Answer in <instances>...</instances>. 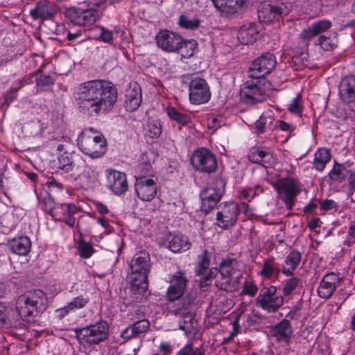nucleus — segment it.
<instances>
[{"mask_svg": "<svg viewBox=\"0 0 355 355\" xmlns=\"http://www.w3.org/2000/svg\"><path fill=\"white\" fill-rule=\"evenodd\" d=\"M117 96V89L111 82L92 80L78 85L74 101L80 112L89 116H101L113 109Z\"/></svg>", "mask_w": 355, "mask_h": 355, "instance_id": "f257e3e1", "label": "nucleus"}, {"mask_svg": "<svg viewBox=\"0 0 355 355\" xmlns=\"http://www.w3.org/2000/svg\"><path fill=\"white\" fill-rule=\"evenodd\" d=\"M48 299L41 290L28 291L18 297L16 310L8 309L0 304V323L16 325L19 318L37 317L47 308Z\"/></svg>", "mask_w": 355, "mask_h": 355, "instance_id": "f03ea898", "label": "nucleus"}, {"mask_svg": "<svg viewBox=\"0 0 355 355\" xmlns=\"http://www.w3.org/2000/svg\"><path fill=\"white\" fill-rule=\"evenodd\" d=\"M238 261L234 258L223 259L219 265V268H211L199 281L201 288L209 286L213 278L215 279V286L220 290L232 292L237 289V281H233L232 276L238 270Z\"/></svg>", "mask_w": 355, "mask_h": 355, "instance_id": "7ed1b4c3", "label": "nucleus"}, {"mask_svg": "<svg viewBox=\"0 0 355 355\" xmlns=\"http://www.w3.org/2000/svg\"><path fill=\"white\" fill-rule=\"evenodd\" d=\"M79 150L92 159L103 157L107 151V141L103 135L93 128H85L77 139Z\"/></svg>", "mask_w": 355, "mask_h": 355, "instance_id": "20e7f679", "label": "nucleus"}, {"mask_svg": "<svg viewBox=\"0 0 355 355\" xmlns=\"http://www.w3.org/2000/svg\"><path fill=\"white\" fill-rule=\"evenodd\" d=\"M270 86L266 78H250L241 87V101L248 105L263 103L269 96Z\"/></svg>", "mask_w": 355, "mask_h": 355, "instance_id": "39448f33", "label": "nucleus"}, {"mask_svg": "<svg viewBox=\"0 0 355 355\" xmlns=\"http://www.w3.org/2000/svg\"><path fill=\"white\" fill-rule=\"evenodd\" d=\"M76 337L79 343L89 346L98 345L109 336V324L103 320L82 328L74 329Z\"/></svg>", "mask_w": 355, "mask_h": 355, "instance_id": "423d86ee", "label": "nucleus"}, {"mask_svg": "<svg viewBox=\"0 0 355 355\" xmlns=\"http://www.w3.org/2000/svg\"><path fill=\"white\" fill-rule=\"evenodd\" d=\"M272 185L279 193L286 208L292 209L295 198L301 191L300 182L295 178L288 177L278 179L275 182L272 183Z\"/></svg>", "mask_w": 355, "mask_h": 355, "instance_id": "0eeeda50", "label": "nucleus"}, {"mask_svg": "<svg viewBox=\"0 0 355 355\" xmlns=\"http://www.w3.org/2000/svg\"><path fill=\"white\" fill-rule=\"evenodd\" d=\"M284 304V297L277 294L275 286L263 287L256 299V306L268 313L277 311Z\"/></svg>", "mask_w": 355, "mask_h": 355, "instance_id": "6e6552de", "label": "nucleus"}, {"mask_svg": "<svg viewBox=\"0 0 355 355\" xmlns=\"http://www.w3.org/2000/svg\"><path fill=\"white\" fill-rule=\"evenodd\" d=\"M190 161L193 168L201 173H211L217 168L215 155L205 148L196 150L192 154Z\"/></svg>", "mask_w": 355, "mask_h": 355, "instance_id": "1a4fd4ad", "label": "nucleus"}, {"mask_svg": "<svg viewBox=\"0 0 355 355\" xmlns=\"http://www.w3.org/2000/svg\"><path fill=\"white\" fill-rule=\"evenodd\" d=\"M65 17L73 24L78 26H89L99 18L96 9H81L76 7L67 8L64 10Z\"/></svg>", "mask_w": 355, "mask_h": 355, "instance_id": "9d476101", "label": "nucleus"}, {"mask_svg": "<svg viewBox=\"0 0 355 355\" xmlns=\"http://www.w3.org/2000/svg\"><path fill=\"white\" fill-rule=\"evenodd\" d=\"M276 63V58L272 53L262 54L252 62L248 77L265 78L275 67Z\"/></svg>", "mask_w": 355, "mask_h": 355, "instance_id": "9b49d317", "label": "nucleus"}, {"mask_svg": "<svg viewBox=\"0 0 355 355\" xmlns=\"http://www.w3.org/2000/svg\"><path fill=\"white\" fill-rule=\"evenodd\" d=\"M191 304L190 298L183 297L178 302L175 309L173 311L174 314L179 318V328L185 331L187 334L193 331L195 319L194 313L189 309Z\"/></svg>", "mask_w": 355, "mask_h": 355, "instance_id": "f8f14e48", "label": "nucleus"}, {"mask_svg": "<svg viewBox=\"0 0 355 355\" xmlns=\"http://www.w3.org/2000/svg\"><path fill=\"white\" fill-rule=\"evenodd\" d=\"M216 223L223 229L232 227L238 219L239 206L235 202H225L218 207Z\"/></svg>", "mask_w": 355, "mask_h": 355, "instance_id": "ddd939ff", "label": "nucleus"}, {"mask_svg": "<svg viewBox=\"0 0 355 355\" xmlns=\"http://www.w3.org/2000/svg\"><path fill=\"white\" fill-rule=\"evenodd\" d=\"M189 101L192 104L200 105L208 102L211 92L207 81L201 78H194L189 83Z\"/></svg>", "mask_w": 355, "mask_h": 355, "instance_id": "4468645a", "label": "nucleus"}, {"mask_svg": "<svg viewBox=\"0 0 355 355\" xmlns=\"http://www.w3.org/2000/svg\"><path fill=\"white\" fill-rule=\"evenodd\" d=\"M160 243L175 253L187 251L191 246L188 236L180 233L166 232L163 234L160 239Z\"/></svg>", "mask_w": 355, "mask_h": 355, "instance_id": "2eb2a0df", "label": "nucleus"}, {"mask_svg": "<svg viewBox=\"0 0 355 355\" xmlns=\"http://www.w3.org/2000/svg\"><path fill=\"white\" fill-rule=\"evenodd\" d=\"M188 279L183 270H178L173 274L169 281V286L166 291V297L169 301L180 299L187 286Z\"/></svg>", "mask_w": 355, "mask_h": 355, "instance_id": "dca6fc26", "label": "nucleus"}, {"mask_svg": "<svg viewBox=\"0 0 355 355\" xmlns=\"http://www.w3.org/2000/svg\"><path fill=\"white\" fill-rule=\"evenodd\" d=\"M217 185V187L211 186L205 188L200 193L202 209L205 211H209L214 208L224 193V182L222 180H218Z\"/></svg>", "mask_w": 355, "mask_h": 355, "instance_id": "f3484780", "label": "nucleus"}, {"mask_svg": "<svg viewBox=\"0 0 355 355\" xmlns=\"http://www.w3.org/2000/svg\"><path fill=\"white\" fill-rule=\"evenodd\" d=\"M105 176L107 187L114 194L121 196L126 192L128 184L125 173L107 168L105 170Z\"/></svg>", "mask_w": 355, "mask_h": 355, "instance_id": "a211bd4d", "label": "nucleus"}, {"mask_svg": "<svg viewBox=\"0 0 355 355\" xmlns=\"http://www.w3.org/2000/svg\"><path fill=\"white\" fill-rule=\"evenodd\" d=\"M135 189L137 197L143 201L152 200L157 194L156 182L146 176H135Z\"/></svg>", "mask_w": 355, "mask_h": 355, "instance_id": "6ab92c4d", "label": "nucleus"}, {"mask_svg": "<svg viewBox=\"0 0 355 355\" xmlns=\"http://www.w3.org/2000/svg\"><path fill=\"white\" fill-rule=\"evenodd\" d=\"M216 9L225 17L240 15L246 4L247 0H211Z\"/></svg>", "mask_w": 355, "mask_h": 355, "instance_id": "aec40b11", "label": "nucleus"}, {"mask_svg": "<svg viewBox=\"0 0 355 355\" xmlns=\"http://www.w3.org/2000/svg\"><path fill=\"white\" fill-rule=\"evenodd\" d=\"M157 46L167 52H175L182 42V37L168 30H161L156 35Z\"/></svg>", "mask_w": 355, "mask_h": 355, "instance_id": "412c9836", "label": "nucleus"}, {"mask_svg": "<svg viewBox=\"0 0 355 355\" xmlns=\"http://www.w3.org/2000/svg\"><path fill=\"white\" fill-rule=\"evenodd\" d=\"M340 277L334 272L326 274L320 281L317 292L320 297L329 299L339 286Z\"/></svg>", "mask_w": 355, "mask_h": 355, "instance_id": "4be33fe9", "label": "nucleus"}, {"mask_svg": "<svg viewBox=\"0 0 355 355\" xmlns=\"http://www.w3.org/2000/svg\"><path fill=\"white\" fill-rule=\"evenodd\" d=\"M130 272L148 275L150 268V254L146 250L137 252L130 263Z\"/></svg>", "mask_w": 355, "mask_h": 355, "instance_id": "5701e85b", "label": "nucleus"}, {"mask_svg": "<svg viewBox=\"0 0 355 355\" xmlns=\"http://www.w3.org/2000/svg\"><path fill=\"white\" fill-rule=\"evenodd\" d=\"M57 13V6L46 0L37 3L35 8L30 10V15L35 20H49L52 19Z\"/></svg>", "mask_w": 355, "mask_h": 355, "instance_id": "b1692460", "label": "nucleus"}, {"mask_svg": "<svg viewBox=\"0 0 355 355\" xmlns=\"http://www.w3.org/2000/svg\"><path fill=\"white\" fill-rule=\"evenodd\" d=\"M338 94L341 101L346 104L355 101V76L349 75L340 82Z\"/></svg>", "mask_w": 355, "mask_h": 355, "instance_id": "393cba45", "label": "nucleus"}, {"mask_svg": "<svg viewBox=\"0 0 355 355\" xmlns=\"http://www.w3.org/2000/svg\"><path fill=\"white\" fill-rule=\"evenodd\" d=\"M150 327V322L146 319L135 321L121 332V337L125 340H130L146 333Z\"/></svg>", "mask_w": 355, "mask_h": 355, "instance_id": "a878e982", "label": "nucleus"}, {"mask_svg": "<svg viewBox=\"0 0 355 355\" xmlns=\"http://www.w3.org/2000/svg\"><path fill=\"white\" fill-rule=\"evenodd\" d=\"M124 106L127 111L132 112L136 110L142 101L141 89L140 87L135 83L125 91Z\"/></svg>", "mask_w": 355, "mask_h": 355, "instance_id": "bb28decb", "label": "nucleus"}, {"mask_svg": "<svg viewBox=\"0 0 355 355\" xmlns=\"http://www.w3.org/2000/svg\"><path fill=\"white\" fill-rule=\"evenodd\" d=\"M272 334L276 340L288 344L293 335V329L289 320H282L272 329Z\"/></svg>", "mask_w": 355, "mask_h": 355, "instance_id": "cd10ccee", "label": "nucleus"}, {"mask_svg": "<svg viewBox=\"0 0 355 355\" xmlns=\"http://www.w3.org/2000/svg\"><path fill=\"white\" fill-rule=\"evenodd\" d=\"M259 36V31L254 23L243 24L239 30L237 37L241 43L250 44L254 42Z\"/></svg>", "mask_w": 355, "mask_h": 355, "instance_id": "c85d7f7f", "label": "nucleus"}, {"mask_svg": "<svg viewBox=\"0 0 355 355\" xmlns=\"http://www.w3.org/2000/svg\"><path fill=\"white\" fill-rule=\"evenodd\" d=\"M331 27V22L327 19L318 20L312 23L306 28L302 31L300 37L303 40L311 39Z\"/></svg>", "mask_w": 355, "mask_h": 355, "instance_id": "c756f323", "label": "nucleus"}, {"mask_svg": "<svg viewBox=\"0 0 355 355\" xmlns=\"http://www.w3.org/2000/svg\"><path fill=\"white\" fill-rule=\"evenodd\" d=\"M302 257L300 252L293 249L285 257L282 264V273L287 277L293 275L294 271L300 266Z\"/></svg>", "mask_w": 355, "mask_h": 355, "instance_id": "7c9ffc66", "label": "nucleus"}, {"mask_svg": "<svg viewBox=\"0 0 355 355\" xmlns=\"http://www.w3.org/2000/svg\"><path fill=\"white\" fill-rule=\"evenodd\" d=\"M248 159L253 163L261 164L265 167L273 163L272 155L263 148L252 147L248 154Z\"/></svg>", "mask_w": 355, "mask_h": 355, "instance_id": "2f4dec72", "label": "nucleus"}, {"mask_svg": "<svg viewBox=\"0 0 355 355\" xmlns=\"http://www.w3.org/2000/svg\"><path fill=\"white\" fill-rule=\"evenodd\" d=\"M8 247L12 253L19 256H25L31 250V242L28 236H19L9 241Z\"/></svg>", "mask_w": 355, "mask_h": 355, "instance_id": "473e14b6", "label": "nucleus"}, {"mask_svg": "<svg viewBox=\"0 0 355 355\" xmlns=\"http://www.w3.org/2000/svg\"><path fill=\"white\" fill-rule=\"evenodd\" d=\"M148 275L130 272V290L134 295H143L148 288Z\"/></svg>", "mask_w": 355, "mask_h": 355, "instance_id": "72a5a7b5", "label": "nucleus"}, {"mask_svg": "<svg viewBox=\"0 0 355 355\" xmlns=\"http://www.w3.org/2000/svg\"><path fill=\"white\" fill-rule=\"evenodd\" d=\"M282 8L279 6L266 3L259 10L258 17L261 21L269 23L279 20L282 17Z\"/></svg>", "mask_w": 355, "mask_h": 355, "instance_id": "f704fd0d", "label": "nucleus"}, {"mask_svg": "<svg viewBox=\"0 0 355 355\" xmlns=\"http://www.w3.org/2000/svg\"><path fill=\"white\" fill-rule=\"evenodd\" d=\"M61 209H64L67 214H61L60 210L57 209L55 214H53V217L57 220L64 221L66 225L73 227L76 221L73 215L78 212V207L73 204H63Z\"/></svg>", "mask_w": 355, "mask_h": 355, "instance_id": "c9c22d12", "label": "nucleus"}, {"mask_svg": "<svg viewBox=\"0 0 355 355\" xmlns=\"http://www.w3.org/2000/svg\"><path fill=\"white\" fill-rule=\"evenodd\" d=\"M82 171L78 174L80 180L87 187L95 186L98 183L99 173L96 168L83 163Z\"/></svg>", "mask_w": 355, "mask_h": 355, "instance_id": "e433bc0d", "label": "nucleus"}, {"mask_svg": "<svg viewBox=\"0 0 355 355\" xmlns=\"http://www.w3.org/2000/svg\"><path fill=\"white\" fill-rule=\"evenodd\" d=\"M330 150L326 148H320L314 155L313 167L318 171H322L327 164L331 160Z\"/></svg>", "mask_w": 355, "mask_h": 355, "instance_id": "4c0bfd02", "label": "nucleus"}, {"mask_svg": "<svg viewBox=\"0 0 355 355\" xmlns=\"http://www.w3.org/2000/svg\"><path fill=\"white\" fill-rule=\"evenodd\" d=\"M144 135L150 139L159 137L162 132V125L158 119H148L144 128Z\"/></svg>", "mask_w": 355, "mask_h": 355, "instance_id": "58836bf2", "label": "nucleus"}, {"mask_svg": "<svg viewBox=\"0 0 355 355\" xmlns=\"http://www.w3.org/2000/svg\"><path fill=\"white\" fill-rule=\"evenodd\" d=\"M153 152H146L141 155V162L138 164L137 170L138 174L135 176H145L152 171L151 157L153 156Z\"/></svg>", "mask_w": 355, "mask_h": 355, "instance_id": "ea45409f", "label": "nucleus"}, {"mask_svg": "<svg viewBox=\"0 0 355 355\" xmlns=\"http://www.w3.org/2000/svg\"><path fill=\"white\" fill-rule=\"evenodd\" d=\"M349 173H351V170H346L345 164H340L335 162L334 166L328 175L331 180L341 182L347 177L348 178Z\"/></svg>", "mask_w": 355, "mask_h": 355, "instance_id": "a19ab883", "label": "nucleus"}, {"mask_svg": "<svg viewBox=\"0 0 355 355\" xmlns=\"http://www.w3.org/2000/svg\"><path fill=\"white\" fill-rule=\"evenodd\" d=\"M166 111L171 120L176 121L181 125H187L191 123V117L188 114L178 111L173 107H168Z\"/></svg>", "mask_w": 355, "mask_h": 355, "instance_id": "79ce46f5", "label": "nucleus"}, {"mask_svg": "<svg viewBox=\"0 0 355 355\" xmlns=\"http://www.w3.org/2000/svg\"><path fill=\"white\" fill-rule=\"evenodd\" d=\"M262 188L256 184L254 187H243L239 189V196L241 199L250 201L252 199L263 193Z\"/></svg>", "mask_w": 355, "mask_h": 355, "instance_id": "37998d69", "label": "nucleus"}, {"mask_svg": "<svg viewBox=\"0 0 355 355\" xmlns=\"http://www.w3.org/2000/svg\"><path fill=\"white\" fill-rule=\"evenodd\" d=\"M175 52L180 54L182 58H188L191 57L195 51L196 43L193 41H186L182 37V42Z\"/></svg>", "mask_w": 355, "mask_h": 355, "instance_id": "c03bdc74", "label": "nucleus"}, {"mask_svg": "<svg viewBox=\"0 0 355 355\" xmlns=\"http://www.w3.org/2000/svg\"><path fill=\"white\" fill-rule=\"evenodd\" d=\"M209 264L210 257L209 256L207 250H205L201 254L198 255V262L196 269V275L198 276L203 275L204 277Z\"/></svg>", "mask_w": 355, "mask_h": 355, "instance_id": "a18cd8bd", "label": "nucleus"}, {"mask_svg": "<svg viewBox=\"0 0 355 355\" xmlns=\"http://www.w3.org/2000/svg\"><path fill=\"white\" fill-rule=\"evenodd\" d=\"M77 250L80 257L83 259L89 258L94 252V249L90 243L80 239L77 245Z\"/></svg>", "mask_w": 355, "mask_h": 355, "instance_id": "49530a36", "label": "nucleus"}, {"mask_svg": "<svg viewBox=\"0 0 355 355\" xmlns=\"http://www.w3.org/2000/svg\"><path fill=\"white\" fill-rule=\"evenodd\" d=\"M201 21L198 18L189 19L185 15H180L178 19V24L184 28L197 29L200 25Z\"/></svg>", "mask_w": 355, "mask_h": 355, "instance_id": "de8ad7c7", "label": "nucleus"}, {"mask_svg": "<svg viewBox=\"0 0 355 355\" xmlns=\"http://www.w3.org/2000/svg\"><path fill=\"white\" fill-rule=\"evenodd\" d=\"M72 158L70 153L64 152L60 154L58 157L57 168L62 169L65 172H69L71 169Z\"/></svg>", "mask_w": 355, "mask_h": 355, "instance_id": "09e8293b", "label": "nucleus"}, {"mask_svg": "<svg viewBox=\"0 0 355 355\" xmlns=\"http://www.w3.org/2000/svg\"><path fill=\"white\" fill-rule=\"evenodd\" d=\"M89 298L85 295H79L73 298L68 304L67 308L71 311L84 308L89 302Z\"/></svg>", "mask_w": 355, "mask_h": 355, "instance_id": "8fccbe9b", "label": "nucleus"}, {"mask_svg": "<svg viewBox=\"0 0 355 355\" xmlns=\"http://www.w3.org/2000/svg\"><path fill=\"white\" fill-rule=\"evenodd\" d=\"M300 282V279L297 277H293L285 280L282 289L283 295L284 297L290 295L297 287Z\"/></svg>", "mask_w": 355, "mask_h": 355, "instance_id": "3c124183", "label": "nucleus"}, {"mask_svg": "<svg viewBox=\"0 0 355 355\" xmlns=\"http://www.w3.org/2000/svg\"><path fill=\"white\" fill-rule=\"evenodd\" d=\"M55 79L49 74H40L36 78V84L40 89L45 90L46 87L54 84Z\"/></svg>", "mask_w": 355, "mask_h": 355, "instance_id": "603ef678", "label": "nucleus"}, {"mask_svg": "<svg viewBox=\"0 0 355 355\" xmlns=\"http://www.w3.org/2000/svg\"><path fill=\"white\" fill-rule=\"evenodd\" d=\"M301 96L297 95L295 98L293 99L291 103L288 105V110L293 114H295L297 116H301L302 112V105L301 103Z\"/></svg>", "mask_w": 355, "mask_h": 355, "instance_id": "864d4df0", "label": "nucleus"}, {"mask_svg": "<svg viewBox=\"0 0 355 355\" xmlns=\"http://www.w3.org/2000/svg\"><path fill=\"white\" fill-rule=\"evenodd\" d=\"M317 44L320 45L321 48L324 51H331L336 46L334 40L329 37L324 35H320L317 40Z\"/></svg>", "mask_w": 355, "mask_h": 355, "instance_id": "5fc2aeb1", "label": "nucleus"}, {"mask_svg": "<svg viewBox=\"0 0 355 355\" xmlns=\"http://www.w3.org/2000/svg\"><path fill=\"white\" fill-rule=\"evenodd\" d=\"M272 121V119L271 116H267L264 114L261 115L254 124L257 132L259 134L265 132L267 123L269 122L271 123Z\"/></svg>", "mask_w": 355, "mask_h": 355, "instance_id": "6e6d98bb", "label": "nucleus"}, {"mask_svg": "<svg viewBox=\"0 0 355 355\" xmlns=\"http://www.w3.org/2000/svg\"><path fill=\"white\" fill-rule=\"evenodd\" d=\"M204 350L200 347L194 348L191 344L186 345L177 355H202Z\"/></svg>", "mask_w": 355, "mask_h": 355, "instance_id": "4d7b16f0", "label": "nucleus"}, {"mask_svg": "<svg viewBox=\"0 0 355 355\" xmlns=\"http://www.w3.org/2000/svg\"><path fill=\"white\" fill-rule=\"evenodd\" d=\"M355 243V221H352L349 223V227L347 231V235L343 244L347 246H351Z\"/></svg>", "mask_w": 355, "mask_h": 355, "instance_id": "13d9d810", "label": "nucleus"}, {"mask_svg": "<svg viewBox=\"0 0 355 355\" xmlns=\"http://www.w3.org/2000/svg\"><path fill=\"white\" fill-rule=\"evenodd\" d=\"M276 267L272 261L266 260L264 261L261 273L267 277H270L275 272Z\"/></svg>", "mask_w": 355, "mask_h": 355, "instance_id": "bf43d9fd", "label": "nucleus"}, {"mask_svg": "<svg viewBox=\"0 0 355 355\" xmlns=\"http://www.w3.org/2000/svg\"><path fill=\"white\" fill-rule=\"evenodd\" d=\"M225 124V117L223 115L211 116L208 120V126L209 128L218 129Z\"/></svg>", "mask_w": 355, "mask_h": 355, "instance_id": "052dcab7", "label": "nucleus"}, {"mask_svg": "<svg viewBox=\"0 0 355 355\" xmlns=\"http://www.w3.org/2000/svg\"><path fill=\"white\" fill-rule=\"evenodd\" d=\"M257 291L258 288L253 282H245L243 287L242 293L250 297H254L257 293Z\"/></svg>", "mask_w": 355, "mask_h": 355, "instance_id": "680f3d73", "label": "nucleus"}, {"mask_svg": "<svg viewBox=\"0 0 355 355\" xmlns=\"http://www.w3.org/2000/svg\"><path fill=\"white\" fill-rule=\"evenodd\" d=\"M100 34L98 37L96 38L97 40H101L104 42H110L113 39L112 32L105 29L103 27H99Z\"/></svg>", "mask_w": 355, "mask_h": 355, "instance_id": "e2e57ef3", "label": "nucleus"}, {"mask_svg": "<svg viewBox=\"0 0 355 355\" xmlns=\"http://www.w3.org/2000/svg\"><path fill=\"white\" fill-rule=\"evenodd\" d=\"M44 203L45 205L46 209L51 211V214L52 216L53 214H55V211H56L57 209L60 210V209H61V206L62 205H55L51 197L45 198L44 199Z\"/></svg>", "mask_w": 355, "mask_h": 355, "instance_id": "0e129e2a", "label": "nucleus"}, {"mask_svg": "<svg viewBox=\"0 0 355 355\" xmlns=\"http://www.w3.org/2000/svg\"><path fill=\"white\" fill-rule=\"evenodd\" d=\"M240 327L239 324V317L236 318L233 322V331L231 332L230 336L227 338H224V343H227L232 340V339L238 334L239 329Z\"/></svg>", "mask_w": 355, "mask_h": 355, "instance_id": "69168bd1", "label": "nucleus"}, {"mask_svg": "<svg viewBox=\"0 0 355 355\" xmlns=\"http://www.w3.org/2000/svg\"><path fill=\"white\" fill-rule=\"evenodd\" d=\"M336 203L333 200H326L320 203V209L324 211L336 208Z\"/></svg>", "mask_w": 355, "mask_h": 355, "instance_id": "338daca9", "label": "nucleus"}, {"mask_svg": "<svg viewBox=\"0 0 355 355\" xmlns=\"http://www.w3.org/2000/svg\"><path fill=\"white\" fill-rule=\"evenodd\" d=\"M17 97V93L16 90H11L7 92L5 95V100L3 102V105H9L12 102H13Z\"/></svg>", "mask_w": 355, "mask_h": 355, "instance_id": "774afa93", "label": "nucleus"}]
</instances>
